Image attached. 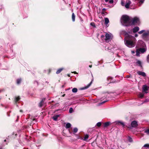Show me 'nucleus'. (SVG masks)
I'll return each instance as SVG.
<instances>
[{
    "label": "nucleus",
    "mask_w": 149,
    "mask_h": 149,
    "mask_svg": "<svg viewBox=\"0 0 149 149\" xmlns=\"http://www.w3.org/2000/svg\"><path fill=\"white\" fill-rule=\"evenodd\" d=\"M125 35H127L125 37V40L126 45L129 47H134L136 41V39L133 36L128 35L127 33Z\"/></svg>",
    "instance_id": "f257e3e1"
},
{
    "label": "nucleus",
    "mask_w": 149,
    "mask_h": 149,
    "mask_svg": "<svg viewBox=\"0 0 149 149\" xmlns=\"http://www.w3.org/2000/svg\"><path fill=\"white\" fill-rule=\"evenodd\" d=\"M120 22L123 26H129L131 25L130 17L127 15H123L122 16L121 18Z\"/></svg>",
    "instance_id": "f03ea898"
},
{
    "label": "nucleus",
    "mask_w": 149,
    "mask_h": 149,
    "mask_svg": "<svg viewBox=\"0 0 149 149\" xmlns=\"http://www.w3.org/2000/svg\"><path fill=\"white\" fill-rule=\"evenodd\" d=\"M130 22L131 25H133L137 24L139 25L140 23L139 19L136 17L133 18Z\"/></svg>",
    "instance_id": "7ed1b4c3"
},
{
    "label": "nucleus",
    "mask_w": 149,
    "mask_h": 149,
    "mask_svg": "<svg viewBox=\"0 0 149 149\" xmlns=\"http://www.w3.org/2000/svg\"><path fill=\"white\" fill-rule=\"evenodd\" d=\"M146 49L144 48H140L137 50L136 51V55L139 56V55L140 52L142 53H143L146 51Z\"/></svg>",
    "instance_id": "20e7f679"
},
{
    "label": "nucleus",
    "mask_w": 149,
    "mask_h": 149,
    "mask_svg": "<svg viewBox=\"0 0 149 149\" xmlns=\"http://www.w3.org/2000/svg\"><path fill=\"white\" fill-rule=\"evenodd\" d=\"M148 90V87L146 85H143L142 86V92L147 93V91Z\"/></svg>",
    "instance_id": "39448f33"
},
{
    "label": "nucleus",
    "mask_w": 149,
    "mask_h": 149,
    "mask_svg": "<svg viewBox=\"0 0 149 149\" xmlns=\"http://www.w3.org/2000/svg\"><path fill=\"white\" fill-rule=\"evenodd\" d=\"M132 127H136L138 125L137 122L136 121H132L131 124Z\"/></svg>",
    "instance_id": "423d86ee"
},
{
    "label": "nucleus",
    "mask_w": 149,
    "mask_h": 149,
    "mask_svg": "<svg viewBox=\"0 0 149 149\" xmlns=\"http://www.w3.org/2000/svg\"><path fill=\"white\" fill-rule=\"evenodd\" d=\"M93 80V78L91 80V82L90 83H89L88 85H87L86 86H85V87L81 88V89L83 90L88 88L91 85Z\"/></svg>",
    "instance_id": "0eeeda50"
},
{
    "label": "nucleus",
    "mask_w": 149,
    "mask_h": 149,
    "mask_svg": "<svg viewBox=\"0 0 149 149\" xmlns=\"http://www.w3.org/2000/svg\"><path fill=\"white\" fill-rule=\"evenodd\" d=\"M137 73L139 75H141L143 77H145L146 76V73L144 72L139 71L137 72Z\"/></svg>",
    "instance_id": "6e6552de"
},
{
    "label": "nucleus",
    "mask_w": 149,
    "mask_h": 149,
    "mask_svg": "<svg viewBox=\"0 0 149 149\" xmlns=\"http://www.w3.org/2000/svg\"><path fill=\"white\" fill-rule=\"evenodd\" d=\"M139 28L138 26H136L133 28L132 29L133 32L134 33H136L138 32L139 30Z\"/></svg>",
    "instance_id": "1a4fd4ad"
},
{
    "label": "nucleus",
    "mask_w": 149,
    "mask_h": 149,
    "mask_svg": "<svg viewBox=\"0 0 149 149\" xmlns=\"http://www.w3.org/2000/svg\"><path fill=\"white\" fill-rule=\"evenodd\" d=\"M116 124L117 125H121L123 127H124L125 125L124 123L121 121H117L116 122Z\"/></svg>",
    "instance_id": "9d476101"
},
{
    "label": "nucleus",
    "mask_w": 149,
    "mask_h": 149,
    "mask_svg": "<svg viewBox=\"0 0 149 149\" xmlns=\"http://www.w3.org/2000/svg\"><path fill=\"white\" fill-rule=\"evenodd\" d=\"M20 99V96L15 97L14 99V102L16 104L17 102H18Z\"/></svg>",
    "instance_id": "9b49d317"
},
{
    "label": "nucleus",
    "mask_w": 149,
    "mask_h": 149,
    "mask_svg": "<svg viewBox=\"0 0 149 149\" xmlns=\"http://www.w3.org/2000/svg\"><path fill=\"white\" fill-rule=\"evenodd\" d=\"M110 123H111L109 122L105 123H103V126L104 127H107L109 125Z\"/></svg>",
    "instance_id": "f8f14e48"
},
{
    "label": "nucleus",
    "mask_w": 149,
    "mask_h": 149,
    "mask_svg": "<svg viewBox=\"0 0 149 149\" xmlns=\"http://www.w3.org/2000/svg\"><path fill=\"white\" fill-rule=\"evenodd\" d=\"M106 38L105 40L106 41L109 40L111 38V36L108 33H106L105 35Z\"/></svg>",
    "instance_id": "ddd939ff"
},
{
    "label": "nucleus",
    "mask_w": 149,
    "mask_h": 149,
    "mask_svg": "<svg viewBox=\"0 0 149 149\" xmlns=\"http://www.w3.org/2000/svg\"><path fill=\"white\" fill-rule=\"evenodd\" d=\"M148 35V33L146 32L144 33L142 35L143 38V39H145V38H146L147 37Z\"/></svg>",
    "instance_id": "4468645a"
},
{
    "label": "nucleus",
    "mask_w": 149,
    "mask_h": 149,
    "mask_svg": "<svg viewBox=\"0 0 149 149\" xmlns=\"http://www.w3.org/2000/svg\"><path fill=\"white\" fill-rule=\"evenodd\" d=\"M59 116L60 115H54L53 116L52 118L54 120L56 121L58 118L59 117Z\"/></svg>",
    "instance_id": "2eb2a0df"
},
{
    "label": "nucleus",
    "mask_w": 149,
    "mask_h": 149,
    "mask_svg": "<svg viewBox=\"0 0 149 149\" xmlns=\"http://www.w3.org/2000/svg\"><path fill=\"white\" fill-rule=\"evenodd\" d=\"M131 2L130 1H129L127 2L125 5V7L126 8H129V6L131 4Z\"/></svg>",
    "instance_id": "dca6fc26"
},
{
    "label": "nucleus",
    "mask_w": 149,
    "mask_h": 149,
    "mask_svg": "<svg viewBox=\"0 0 149 149\" xmlns=\"http://www.w3.org/2000/svg\"><path fill=\"white\" fill-rule=\"evenodd\" d=\"M75 15L74 13H72V21L73 22H74L75 21Z\"/></svg>",
    "instance_id": "f3484780"
},
{
    "label": "nucleus",
    "mask_w": 149,
    "mask_h": 149,
    "mask_svg": "<svg viewBox=\"0 0 149 149\" xmlns=\"http://www.w3.org/2000/svg\"><path fill=\"white\" fill-rule=\"evenodd\" d=\"M63 70V68H60L58 69L56 72V74H58L60 73L61 71Z\"/></svg>",
    "instance_id": "a211bd4d"
},
{
    "label": "nucleus",
    "mask_w": 149,
    "mask_h": 149,
    "mask_svg": "<svg viewBox=\"0 0 149 149\" xmlns=\"http://www.w3.org/2000/svg\"><path fill=\"white\" fill-rule=\"evenodd\" d=\"M136 63L138 64L141 67V68H142V66L141 65V61H140L139 60H138L136 62Z\"/></svg>",
    "instance_id": "6ab92c4d"
},
{
    "label": "nucleus",
    "mask_w": 149,
    "mask_h": 149,
    "mask_svg": "<svg viewBox=\"0 0 149 149\" xmlns=\"http://www.w3.org/2000/svg\"><path fill=\"white\" fill-rule=\"evenodd\" d=\"M71 126V125L70 123H68L66 124L65 126V127L67 129L70 128Z\"/></svg>",
    "instance_id": "aec40b11"
},
{
    "label": "nucleus",
    "mask_w": 149,
    "mask_h": 149,
    "mask_svg": "<svg viewBox=\"0 0 149 149\" xmlns=\"http://www.w3.org/2000/svg\"><path fill=\"white\" fill-rule=\"evenodd\" d=\"M105 24H108L109 22V19L107 18H106L104 19Z\"/></svg>",
    "instance_id": "412c9836"
},
{
    "label": "nucleus",
    "mask_w": 149,
    "mask_h": 149,
    "mask_svg": "<svg viewBox=\"0 0 149 149\" xmlns=\"http://www.w3.org/2000/svg\"><path fill=\"white\" fill-rule=\"evenodd\" d=\"M72 91L73 93H76L77 91V89L76 88H74L72 89Z\"/></svg>",
    "instance_id": "4be33fe9"
},
{
    "label": "nucleus",
    "mask_w": 149,
    "mask_h": 149,
    "mask_svg": "<svg viewBox=\"0 0 149 149\" xmlns=\"http://www.w3.org/2000/svg\"><path fill=\"white\" fill-rule=\"evenodd\" d=\"M78 130V129L77 128H76V127L74 128L73 130V132L74 134L77 133V132Z\"/></svg>",
    "instance_id": "5701e85b"
},
{
    "label": "nucleus",
    "mask_w": 149,
    "mask_h": 149,
    "mask_svg": "<svg viewBox=\"0 0 149 149\" xmlns=\"http://www.w3.org/2000/svg\"><path fill=\"white\" fill-rule=\"evenodd\" d=\"M21 79H17V84H20L21 81Z\"/></svg>",
    "instance_id": "b1692460"
},
{
    "label": "nucleus",
    "mask_w": 149,
    "mask_h": 149,
    "mask_svg": "<svg viewBox=\"0 0 149 149\" xmlns=\"http://www.w3.org/2000/svg\"><path fill=\"white\" fill-rule=\"evenodd\" d=\"M88 135L87 134H86L84 137V139H83L84 141H86L88 138Z\"/></svg>",
    "instance_id": "393cba45"
},
{
    "label": "nucleus",
    "mask_w": 149,
    "mask_h": 149,
    "mask_svg": "<svg viewBox=\"0 0 149 149\" xmlns=\"http://www.w3.org/2000/svg\"><path fill=\"white\" fill-rule=\"evenodd\" d=\"M44 103L40 101V102L38 106L40 107H41L44 104Z\"/></svg>",
    "instance_id": "a878e982"
},
{
    "label": "nucleus",
    "mask_w": 149,
    "mask_h": 149,
    "mask_svg": "<svg viewBox=\"0 0 149 149\" xmlns=\"http://www.w3.org/2000/svg\"><path fill=\"white\" fill-rule=\"evenodd\" d=\"M128 140L130 142H131L133 141V140L132 138L130 136H128Z\"/></svg>",
    "instance_id": "bb28decb"
},
{
    "label": "nucleus",
    "mask_w": 149,
    "mask_h": 149,
    "mask_svg": "<svg viewBox=\"0 0 149 149\" xmlns=\"http://www.w3.org/2000/svg\"><path fill=\"white\" fill-rule=\"evenodd\" d=\"M102 124L101 122H99L97 123L96 125L98 127H100Z\"/></svg>",
    "instance_id": "cd10ccee"
},
{
    "label": "nucleus",
    "mask_w": 149,
    "mask_h": 149,
    "mask_svg": "<svg viewBox=\"0 0 149 149\" xmlns=\"http://www.w3.org/2000/svg\"><path fill=\"white\" fill-rule=\"evenodd\" d=\"M90 25L91 26H93L94 28L96 27V26L95 25V24L94 22H91L90 23Z\"/></svg>",
    "instance_id": "c85d7f7f"
},
{
    "label": "nucleus",
    "mask_w": 149,
    "mask_h": 149,
    "mask_svg": "<svg viewBox=\"0 0 149 149\" xmlns=\"http://www.w3.org/2000/svg\"><path fill=\"white\" fill-rule=\"evenodd\" d=\"M144 96V95L143 94L141 93L139 95V96L141 98H142Z\"/></svg>",
    "instance_id": "c756f323"
},
{
    "label": "nucleus",
    "mask_w": 149,
    "mask_h": 149,
    "mask_svg": "<svg viewBox=\"0 0 149 149\" xmlns=\"http://www.w3.org/2000/svg\"><path fill=\"white\" fill-rule=\"evenodd\" d=\"M143 147L145 148H149V144H146L144 145L143 146Z\"/></svg>",
    "instance_id": "7c9ffc66"
},
{
    "label": "nucleus",
    "mask_w": 149,
    "mask_h": 149,
    "mask_svg": "<svg viewBox=\"0 0 149 149\" xmlns=\"http://www.w3.org/2000/svg\"><path fill=\"white\" fill-rule=\"evenodd\" d=\"M77 139H83V138L81 136L78 135H77Z\"/></svg>",
    "instance_id": "2f4dec72"
},
{
    "label": "nucleus",
    "mask_w": 149,
    "mask_h": 149,
    "mask_svg": "<svg viewBox=\"0 0 149 149\" xmlns=\"http://www.w3.org/2000/svg\"><path fill=\"white\" fill-rule=\"evenodd\" d=\"M73 109L72 108H70L69 110V112L70 113H71L73 111Z\"/></svg>",
    "instance_id": "473e14b6"
},
{
    "label": "nucleus",
    "mask_w": 149,
    "mask_h": 149,
    "mask_svg": "<svg viewBox=\"0 0 149 149\" xmlns=\"http://www.w3.org/2000/svg\"><path fill=\"white\" fill-rule=\"evenodd\" d=\"M145 31L144 30H142L138 32V33L139 34H141Z\"/></svg>",
    "instance_id": "72a5a7b5"
},
{
    "label": "nucleus",
    "mask_w": 149,
    "mask_h": 149,
    "mask_svg": "<svg viewBox=\"0 0 149 149\" xmlns=\"http://www.w3.org/2000/svg\"><path fill=\"white\" fill-rule=\"evenodd\" d=\"M107 13L105 12H101V14L102 15H106V14H107Z\"/></svg>",
    "instance_id": "f704fd0d"
},
{
    "label": "nucleus",
    "mask_w": 149,
    "mask_h": 149,
    "mask_svg": "<svg viewBox=\"0 0 149 149\" xmlns=\"http://www.w3.org/2000/svg\"><path fill=\"white\" fill-rule=\"evenodd\" d=\"M145 132L147 134H149V129H147L145 130Z\"/></svg>",
    "instance_id": "c9c22d12"
},
{
    "label": "nucleus",
    "mask_w": 149,
    "mask_h": 149,
    "mask_svg": "<svg viewBox=\"0 0 149 149\" xmlns=\"http://www.w3.org/2000/svg\"><path fill=\"white\" fill-rule=\"evenodd\" d=\"M121 5L122 6H125V2L123 1H122L121 2Z\"/></svg>",
    "instance_id": "e433bc0d"
},
{
    "label": "nucleus",
    "mask_w": 149,
    "mask_h": 149,
    "mask_svg": "<svg viewBox=\"0 0 149 149\" xmlns=\"http://www.w3.org/2000/svg\"><path fill=\"white\" fill-rule=\"evenodd\" d=\"M45 98H43L41 101V102H42L43 103H44V102L45 100Z\"/></svg>",
    "instance_id": "4c0bfd02"
},
{
    "label": "nucleus",
    "mask_w": 149,
    "mask_h": 149,
    "mask_svg": "<svg viewBox=\"0 0 149 149\" xmlns=\"http://www.w3.org/2000/svg\"><path fill=\"white\" fill-rule=\"evenodd\" d=\"M113 0H111L109 1V3L110 4L113 3Z\"/></svg>",
    "instance_id": "58836bf2"
},
{
    "label": "nucleus",
    "mask_w": 149,
    "mask_h": 149,
    "mask_svg": "<svg viewBox=\"0 0 149 149\" xmlns=\"http://www.w3.org/2000/svg\"><path fill=\"white\" fill-rule=\"evenodd\" d=\"M144 2V0H141L139 3H143Z\"/></svg>",
    "instance_id": "ea45409f"
},
{
    "label": "nucleus",
    "mask_w": 149,
    "mask_h": 149,
    "mask_svg": "<svg viewBox=\"0 0 149 149\" xmlns=\"http://www.w3.org/2000/svg\"><path fill=\"white\" fill-rule=\"evenodd\" d=\"M112 79V78L111 77H107V79L108 80H109V79Z\"/></svg>",
    "instance_id": "a19ab883"
},
{
    "label": "nucleus",
    "mask_w": 149,
    "mask_h": 149,
    "mask_svg": "<svg viewBox=\"0 0 149 149\" xmlns=\"http://www.w3.org/2000/svg\"><path fill=\"white\" fill-rule=\"evenodd\" d=\"M106 10V9L105 8H103L102 9V12H105V11Z\"/></svg>",
    "instance_id": "79ce46f5"
},
{
    "label": "nucleus",
    "mask_w": 149,
    "mask_h": 149,
    "mask_svg": "<svg viewBox=\"0 0 149 149\" xmlns=\"http://www.w3.org/2000/svg\"><path fill=\"white\" fill-rule=\"evenodd\" d=\"M147 60L148 62L149 61V55L147 57Z\"/></svg>",
    "instance_id": "37998d69"
},
{
    "label": "nucleus",
    "mask_w": 149,
    "mask_h": 149,
    "mask_svg": "<svg viewBox=\"0 0 149 149\" xmlns=\"http://www.w3.org/2000/svg\"><path fill=\"white\" fill-rule=\"evenodd\" d=\"M130 77V75H127L126 76V77L127 78H128Z\"/></svg>",
    "instance_id": "c03bdc74"
},
{
    "label": "nucleus",
    "mask_w": 149,
    "mask_h": 149,
    "mask_svg": "<svg viewBox=\"0 0 149 149\" xmlns=\"http://www.w3.org/2000/svg\"><path fill=\"white\" fill-rule=\"evenodd\" d=\"M48 74H49L50 72H51V70L50 69H49L48 70Z\"/></svg>",
    "instance_id": "a18cd8bd"
},
{
    "label": "nucleus",
    "mask_w": 149,
    "mask_h": 149,
    "mask_svg": "<svg viewBox=\"0 0 149 149\" xmlns=\"http://www.w3.org/2000/svg\"><path fill=\"white\" fill-rule=\"evenodd\" d=\"M107 102V101H103V102H101V104H104V103H105V102Z\"/></svg>",
    "instance_id": "49530a36"
},
{
    "label": "nucleus",
    "mask_w": 149,
    "mask_h": 149,
    "mask_svg": "<svg viewBox=\"0 0 149 149\" xmlns=\"http://www.w3.org/2000/svg\"><path fill=\"white\" fill-rule=\"evenodd\" d=\"M104 37V35H102L101 36V38H103Z\"/></svg>",
    "instance_id": "de8ad7c7"
},
{
    "label": "nucleus",
    "mask_w": 149,
    "mask_h": 149,
    "mask_svg": "<svg viewBox=\"0 0 149 149\" xmlns=\"http://www.w3.org/2000/svg\"><path fill=\"white\" fill-rule=\"evenodd\" d=\"M138 35L137 34H136L135 35V36L136 37L138 36Z\"/></svg>",
    "instance_id": "09e8293b"
},
{
    "label": "nucleus",
    "mask_w": 149,
    "mask_h": 149,
    "mask_svg": "<svg viewBox=\"0 0 149 149\" xmlns=\"http://www.w3.org/2000/svg\"><path fill=\"white\" fill-rule=\"evenodd\" d=\"M7 114L8 116H10L9 113V112H8L7 113Z\"/></svg>",
    "instance_id": "8fccbe9b"
},
{
    "label": "nucleus",
    "mask_w": 149,
    "mask_h": 149,
    "mask_svg": "<svg viewBox=\"0 0 149 149\" xmlns=\"http://www.w3.org/2000/svg\"><path fill=\"white\" fill-rule=\"evenodd\" d=\"M73 73L75 74H77V73L76 71H74Z\"/></svg>",
    "instance_id": "3c124183"
},
{
    "label": "nucleus",
    "mask_w": 149,
    "mask_h": 149,
    "mask_svg": "<svg viewBox=\"0 0 149 149\" xmlns=\"http://www.w3.org/2000/svg\"><path fill=\"white\" fill-rule=\"evenodd\" d=\"M69 131V132L70 133V134H71L72 133V131H71L70 130H68Z\"/></svg>",
    "instance_id": "603ef678"
},
{
    "label": "nucleus",
    "mask_w": 149,
    "mask_h": 149,
    "mask_svg": "<svg viewBox=\"0 0 149 149\" xmlns=\"http://www.w3.org/2000/svg\"><path fill=\"white\" fill-rule=\"evenodd\" d=\"M109 1V0H105V2H107Z\"/></svg>",
    "instance_id": "864d4df0"
},
{
    "label": "nucleus",
    "mask_w": 149,
    "mask_h": 149,
    "mask_svg": "<svg viewBox=\"0 0 149 149\" xmlns=\"http://www.w3.org/2000/svg\"><path fill=\"white\" fill-rule=\"evenodd\" d=\"M92 67V65H89V67H90V68H91Z\"/></svg>",
    "instance_id": "5fc2aeb1"
},
{
    "label": "nucleus",
    "mask_w": 149,
    "mask_h": 149,
    "mask_svg": "<svg viewBox=\"0 0 149 149\" xmlns=\"http://www.w3.org/2000/svg\"><path fill=\"white\" fill-rule=\"evenodd\" d=\"M0 149H3L2 147H0Z\"/></svg>",
    "instance_id": "6e6d98bb"
},
{
    "label": "nucleus",
    "mask_w": 149,
    "mask_h": 149,
    "mask_svg": "<svg viewBox=\"0 0 149 149\" xmlns=\"http://www.w3.org/2000/svg\"><path fill=\"white\" fill-rule=\"evenodd\" d=\"M65 94H63V95H62V96L64 97L65 96Z\"/></svg>",
    "instance_id": "4d7b16f0"
},
{
    "label": "nucleus",
    "mask_w": 149,
    "mask_h": 149,
    "mask_svg": "<svg viewBox=\"0 0 149 149\" xmlns=\"http://www.w3.org/2000/svg\"><path fill=\"white\" fill-rule=\"evenodd\" d=\"M68 77H70V75L69 74H68Z\"/></svg>",
    "instance_id": "13d9d810"
},
{
    "label": "nucleus",
    "mask_w": 149,
    "mask_h": 149,
    "mask_svg": "<svg viewBox=\"0 0 149 149\" xmlns=\"http://www.w3.org/2000/svg\"><path fill=\"white\" fill-rule=\"evenodd\" d=\"M62 88H63L64 87V85H63L62 86Z\"/></svg>",
    "instance_id": "bf43d9fd"
},
{
    "label": "nucleus",
    "mask_w": 149,
    "mask_h": 149,
    "mask_svg": "<svg viewBox=\"0 0 149 149\" xmlns=\"http://www.w3.org/2000/svg\"><path fill=\"white\" fill-rule=\"evenodd\" d=\"M36 119L35 118H34L33 119V120H35Z\"/></svg>",
    "instance_id": "052dcab7"
},
{
    "label": "nucleus",
    "mask_w": 149,
    "mask_h": 149,
    "mask_svg": "<svg viewBox=\"0 0 149 149\" xmlns=\"http://www.w3.org/2000/svg\"><path fill=\"white\" fill-rule=\"evenodd\" d=\"M6 139H5L4 140V142H6Z\"/></svg>",
    "instance_id": "680f3d73"
},
{
    "label": "nucleus",
    "mask_w": 149,
    "mask_h": 149,
    "mask_svg": "<svg viewBox=\"0 0 149 149\" xmlns=\"http://www.w3.org/2000/svg\"><path fill=\"white\" fill-rule=\"evenodd\" d=\"M132 53H134V52L133 51H132Z\"/></svg>",
    "instance_id": "e2e57ef3"
},
{
    "label": "nucleus",
    "mask_w": 149,
    "mask_h": 149,
    "mask_svg": "<svg viewBox=\"0 0 149 149\" xmlns=\"http://www.w3.org/2000/svg\"><path fill=\"white\" fill-rule=\"evenodd\" d=\"M54 102V101H52V102Z\"/></svg>",
    "instance_id": "0e129e2a"
},
{
    "label": "nucleus",
    "mask_w": 149,
    "mask_h": 149,
    "mask_svg": "<svg viewBox=\"0 0 149 149\" xmlns=\"http://www.w3.org/2000/svg\"><path fill=\"white\" fill-rule=\"evenodd\" d=\"M58 104V103H57V104Z\"/></svg>",
    "instance_id": "69168bd1"
},
{
    "label": "nucleus",
    "mask_w": 149,
    "mask_h": 149,
    "mask_svg": "<svg viewBox=\"0 0 149 149\" xmlns=\"http://www.w3.org/2000/svg\"><path fill=\"white\" fill-rule=\"evenodd\" d=\"M149 88V87H148Z\"/></svg>",
    "instance_id": "338daca9"
}]
</instances>
